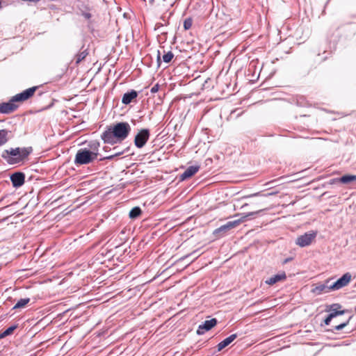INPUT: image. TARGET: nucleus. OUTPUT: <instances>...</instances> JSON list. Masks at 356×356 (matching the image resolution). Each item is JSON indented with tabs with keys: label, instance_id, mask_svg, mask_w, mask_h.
<instances>
[{
	"label": "nucleus",
	"instance_id": "1",
	"mask_svg": "<svg viewBox=\"0 0 356 356\" xmlns=\"http://www.w3.org/2000/svg\"><path fill=\"white\" fill-rule=\"evenodd\" d=\"M131 128L127 122H120L107 127L102 134L101 138L104 143L114 145L125 140L131 132Z\"/></svg>",
	"mask_w": 356,
	"mask_h": 356
},
{
	"label": "nucleus",
	"instance_id": "2",
	"mask_svg": "<svg viewBox=\"0 0 356 356\" xmlns=\"http://www.w3.org/2000/svg\"><path fill=\"white\" fill-rule=\"evenodd\" d=\"M38 86L29 88L13 96L8 102L0 104V113L9 114L17 110L18 106L15 102H24L30 99L38 90Z\"/></svg>",
	"mask_w": 356,
	"mask_h": 356
},
{
	"label": "nucleus",
	"instance_id": "3",
	"mask_svg": "<svg viewBox=\"0 0 356 356\" xmlns=\"http://www.w3.org/2000/svg\"><path fill=\"white\" fill-rule=\"evenodd\" d=\"M33 148L16 147L5 149L1 154V157L10 165L17 164L24 161L32 153Z\"/></svg>",
	"mask_w": 356,
	"mask_h": 356
},
{
	"label": "nucleus",
	"instance_id": "4",
	"mask_svg": "<svg viewBox=\"0 0 356 356\" xmlns=\"http://www.w3.org/2000/svg\"><path fill=\"white\" fill-rule=\"evenodd\" d=\"M261 211L262 209L254 212H250L246 214H244L239 219L233 221H229L226 224L221 225L220 227L216 229L213 231V234L218 238L223 237L227 234V232L229 230L238 227L241 223L245 222L248 219L254 218L256 215L261 212Z\"/></svg>",
	"mask_w": 356,
	"mask_h": 356
},
{
	"label": "nucleus",
	"instance_id": "5",
	"mask_svg": "<svg viewBox=\"0 0 356 356\" xmlns=\"http://www.w3.org/2000/svg\"><path fill=\"white\" fill-rule=\"evenodd\" d=\"M97 159V153L91 152L87 148H81L77 151L75 155L74 163L76 165H86L93 162Z\"/></svg>",
	"mask_w": 356,
	"mask_h": 356
},
{
	"label": "nucleus",
	"instance_id": "6",
	"mask_svg": "<svg viewBox=\"0 0 356 356\" xmlns=\"http://www.w3.org/2000/svg\"><path fill=\"white\" fill-rule=\"evenodd\" d=\"M150 132L148 129H142L135 136L134 145L138 148L143 147L148 141Z\"/></svg>",
	"mask_w": 356,
	"mask_h": 356
},
{
	"label": "nucleus",
	"instance_id": "7",
	"mask_svg": "<svg viewBox=\"0 0 356 356\" xmlns=\"http://www.w3.org/2000/svg\"><path fill=\"white\" fill-rule=\"evenodd\" d=\"M317 235V231H311L298 236L296 238V243L300 247H306L309 245L315 239Z\"/></svg>",
	"mask_w": 356,
	"mask_h": 356
},
{
	"label": "nucleus",
	"instance_id": "8",
	"mask_svg": "<svg viewBox=\"0 0 356 356\" xmlns=\"http://www.w3.org/2000/svg\"><path fill=\"white\" fill-rule=\"evenodd\" d=\"M351 274L346 273L343 274L336 282L330 285V289L332 291H337L347 286L351 280Z\"/></svg>",
	"mask_w": 356,
	"mask_h": 356
},
{
	"label": "nucleus",
	"instance_id": "9",
	"mask_svg": "<svg viewBox=\"0 0 356 356\" xmlns=\"http://www.w3.org/2000/svg\"><path fill=\"white\" fill-rule=\"evenodd\" d=\"M342 305L339 303H333L326 306L325 312L334 318L338 316L343 315L348 312L347 309H341Z\"/></svg>",
	"mask_w": 356,
	"mask_h": 356
},
{
	"label": "nucleus",
	"instance_id": "10",
	"mask_svg": "<svg viewBox=\"0 0 356 356\" xmlns=\"http://www.w3.org/2000/svg\"><path fill=\"white\" fill-rule=\"evenodd\" d=\"M218 323V321L216 318H213L210 320L205 321L202 324H200L198 326L197 330V334L202 335L204 334L206 331H209L211 330L213 327H215Z\"/></svg>",
	"mask_w": 356,
	"mask_h": 356
},
{
	"label": "nucleus",
	"instance_id": "11",
	"mask_svg": "<svg viewBox=\"0 0 356 356\" xmlns=\"http://www.w3.org/2000/svg\"><path fill=\"white\" fill-rule=\"evenodd\" d=\"M10 181L14 187H20L24 184L25 175L22 172H14L10 175Z\"/></svg>",
	"mask_w": 356,
	"mask_h": 356
},
{
	"label": "nucleus",
	"instance_id": "12",
	"mask_svg": "<svg viewBox=\"0 0 356 356\" xmlns=\"http://www.w3.org/2000/svg\"><path fill=\"white\" fill-rule=\"evenodd\" d=\"M200 168V165L189 166L181 175H180V180L184 181L192 177L195 174H196L199 171Z\"/></svg>",
	"mask_w": 356,
	"mask_h": 356
},
{
	"label": "nucleus",
	"instance_id": "13",
	"mask_svg": "<svg viewBox=\"0 0 356 356\" xmlns=\"http://www.w3.org/2000/svg\"><path fill=\"white\" fill-rule=\"evenodd\" d=\"M330 281V280H327L325 284H321L316 286L314 288L312 289V292L316 295H320L323 293L330 292V291H332L330 289V285H328Z\"/></svg>",
	"mask_w": 356,
	"mask_h": 356
},
{
	"label": "nucleus",
	"instance_id": "14",
	"mask_svg": "<svg viewBox=\"0 0 356 356\" xmlns=\"http://www.w3.org/2000/svg\"><path fill=\"white\" fill-rule=\"evenodd\" d=\"M138 95V92L134 90H131L128 91L127 92L124 94L122 98V104L125 105L130 104L134 99H136Z\"/></svg>",
	"mask_w": 356,
	"mask_h": 356
},
{
	"label": "nucleus",
	"instance_id": "15",
	"mask_svg": "<svg viewBox=\"0 0 356 356\" xmlns=\"http://www.w3.org/2000/svg\"><path fill=\"white\" fill-rule=\"evenodd\" d=\"M286 279V273H285V272L283 271L280 273H278L277 275H275L270 277L269 279L266 280L265 282H266V284H267L268 285H273L275 283H277V282L283 281V280H285Z\"/></svg>",
	"mask_w": 356,
	"mask_h": 356
},
{
	"label": "nucleus",
	"instance_id": "16",
	"mask_svg": "<svg viewBox=\"0 0 356 356\" xmlns=\"http://www.w3.org/2000/svg\"><path fill=\"white\" fill-rule=\"evenodd\" d=\"M88 54V49H84V46L83 45L80 51L74 56L75 64L78 65L81 61H83L86 58V56Z\"/></svg>",
	"mask_w": 356,
	"mask_h": 356
},
{
	"label": "nucleus",
	"instance_id": "17",
	"mask_svg": "<svg viewBox=\"0 0 356 356\" xmlns=\"http://www.w3.org/2000/svg\"><path fill=\"white\" fill-rule=\"evenodd\" d=\"M238 337L237 334H231L229 337L225 339L223 341L220 342L217 345L218 351L222 350L223 348L229 345L234 339H236Z\"/></svg>",
	"mask_w": 356,
	"mask_h": 356
},
{
	"label": "nucleus",
	"instance_id": "18",
	"mask_svg": "<svg viewBox=\"0 0 356 356\" xmlns=\"http://www.w3.org/2000/svg\"><path fill=\"white\" fill-rule=\"evenodd\" d=\"M142 214V210L139 207H135L131 209L129 216L131 219H136Z\"/></svg>",
	"mask_w": 356,
	"mask_h": 356
},
{
	"label": "nucleus",
	"instance_id": "19",
	"mask_svg": "<svg viewBox=\"0 0 356 356\" xmlns=\"http://www.w3.org/2000/svg\"><path fill=\"white\" fill-rule=\"evenodd\" d=\"M30 302L29 298H21L19 300L15 306L13 307V309H17L20 308H24L25 306Z\"/></svg>",
	"mask_w": 356,
	"mask_h": 356
},
{
	"label": "nucleus",
	"instance_id": "20",
	"mask_svg": "<svg viewBox=\"0 0 356 356\" xmlns=\"http://www.w3.org/2000/svg\"><path fill=\"white\" fill-rule=\"evenodd\" d=\"M356 181V175H345L339 178V181L343 184H349Z\"/></svg>",
	"mask_w": 356,
	"mask_h": 356
},
{
	"label": "nucleus",
	"instance_id": "21",
	"mask_svg": "<svg viewBox=\"0 0 356 356\" xmlns=\"http://www.w3.org/2000/svg\"><path fill=\"white\" fill-rule=\"evenodd\" d=\"M100 146V143L97 140H92L88 143V147L91 152H95L99 155V147Z\"/></svg>",
	"mask_w": 356,
	"mask_h": 356
},
{
	"label": "nucleus",
	"instance_id": "22",
	"mask_svg": "<svg viewBox=\"0 0 356 356\" xmlns=\"http://www.w3.org/2000/svg\"><path fill=\"white\" fill-rule=\"evenodd\" d=\"M8 131L6 129H1L0 130V147L6 144L8 140Z\"/></svg>",
	"mask_w": 356,
	"mask_h": 356
},
{
	"label": "nucleus",
	"instance_id": "23",
	"mask_svg": "<svg viewBox=\"0 0 356 356\" xmlns=\"http://www.w3.org/2000/svg\"><path fill=\"white\" fill-rule=\"evenodd\" d=\"M352 318H353V316H350L346 321L335 326L334 327V329L331 330L333 332L334 330H341L343 329L346 326H347L349 324Z\"/></svg>",
	"mask_w": 356,
	"mask_h": 356
},
{
	"label": "nucleus",
	"instance_id": "24",
	"mask_svg": "<svg viewBox=\"0 0 356 356\" xmlns=\"http://www.w3.org/2000/svg\"><path fill=\"white\" fill-rule=\"evenodd\" d=\"M174 57V54L172 51H168L163 56V60L165 63H169Z\"/></svg>",
	"mask_w": 356,
	"mask_h": 356
},
{
	"label": "nucleus",
	"instance_id": "25",
	"mask_svg": "<svg viewBox=\"0 0 356 356\" xmlns=\"http://www.w3.org/2000/svg\"><path fill=\"white\" fill-rule=\"evenodd\" d=\"M125 151H121V152H116L115 154H111V155H109V156H106L102 159H100L99 160L100 161H102V160H112L113 159H114L115 156H120L122 155V154H124Z\"/></svg>",
	"mask_w": 356,
	"mask_h": 356
},
{
	"label": "nucleus",
	"instance_id": "26",
	"mask_svg": "<svg viewBox=\"0 0 356 356\" xmlns=\"http://www.w3.org/2000/svg\"><path fill=\"white\" fill-rule=\"evenodd\" d=\"M193 24V19L191 17L186 18L184 22V28L185 30H188L191 28Z\"/></svg>",
	"mask_w": 356,
	"mask_h": 356
},
{
	"label": "nucleus",
	"instance_id": "27",
	"mask_svg": "<svg viewBox=\"0 0 356 356\" xmlns=\"http://www.w3.org/2000/svg\"><path fill=\"white\" fill-rule=\"evenodd\" d=\"M18 325L15 324L8 327L5 331L7 336H9L13 333V332L17 328Z\"/></svg>",
	"mask_w": 356,
	"mask_h": 356
},
{
	"label": "nucleus",
	"instance_id": "28",
	"mask_svg": "<svg viewBox=\"0 0 356 356\" xmlns=\"http://www.w3.org/2000/svg\"><path fill=\"white\" fill-rule=\"evenodd\" d=\"M81 14L83 17H84L86 19H89L91 18L92 15L89 11H85V10H81Z\"/></svg>",
	"mask_w": 356,
	"mask_h": 356
},
{
	"label": "nucleus",
	"instance_id": "29",
	"mask_svg": "<svg viewBox=\"0 0 356 356\" xmlns=\"http://www.w3.org/2000/svg\"><path fill=\"white\" fill-rule=\"evenodd\" d=\"M333 319V318L332 317V316H330V314L327 315V316L325 318L324 320V323L325 325H329L331 321Z\"/></svg>",
	"mask_w": 356,
	"mask_h": 356
},
{
	"label": "nucleus",
	"instance_id": "30",
	"mask_svg": "<svg viewBox=\"0 0 356 356\" xmlns=\"http://www.w3.org/2000/svg\"><path fill=\"white\" fill-rule=\"evenodd\" d=\"M159 84H156V85H154V86L151 88L150 92H151L152 93H155V92H156L159 90Z\"/></svg>",
	"mask_w": 356,
	"mask_h": 356
},
{
	"label": "nucleus",
	"instance_id": "31",
	"mask_svg": "<svg viewBox=\"0 0 356 356\" xmlns=\"http://www.w3.org/2000/svg\"><path fill=\"white\" fill-rule=\"evenodd\" d=\"M156 60H157V63L159 64V66L160 65V63H161V53L159 51H157V58H156Z\"/></svg>",
	"mask_w": 356,
	"mask_h": 356
},
{
	"label": "nucleus",
	"instance_id": "32",
	"mask_svg": "<svg viewBox=\"0 0 356 356\" xmlns=\"http://www.w3.org/2000/svg\"><path fill=\"white\" fill-rule=\"evenodd\" d=\"M292 259H293V258H292V257H288V258L285 259L283 261L282 264H287L288 262L291 261Z\"/></svg>",
	"mask_w": 356,
	"mask_h": 356
},
{
	"label": "nucleus",
	"instance_id": "33",
	"mask_svg": "<svg viewBox=\"0 0 356 356\" xmlns=\"http://www.w3.org/2000/svg\"><path fill=\"white\" fill-rule=\"evenodd\" d=\"M7 337V335H6V334L5 331H3V332H1V333H0V337H1V339H3V338H4V337Z\"/></svg>",
	"mask_w": 356,
	"mask_h": 356
},
{
	"label": "nucleus",
	"instance_id": "34",
	"mask_svg": "<svg viewBox=\"0 0 356 356\" xmlns=\"http://www.w3.org/2000/svg\"><path fill=\"white\" fill-rule=\"evenodd\" d=\"M156 26L159 28V27H160V26H162V24L157 23V24H156Z\"/></svg>",
	"mask_w": 356,
	"mask_h": 356
},
{
	"label": "nucleus",
	"instance_id": "35",
	"mask_svg": "<svg viewBox=\"0 0 356 356\" xmlns=\"http://www.w3.org/2000/svg\"><path fill=\"white\" fill-rule=\"evenodd\" d=\"M248 206V204H244L243 206H242V208H244L245 207Z\"/></svg>",
	"mask_w": 356,
	"mask_h": 356
},
{
	"label": "nucleus",
	"instance_id": "36",
	"mask_svg": "<svg viewBox=\"0 0 356 356\" xmlns=\"http://www.w3.org/2000/svg\"><path fill=\"white\" fill-rule=\"evenodd\" d=\"M1 1L0 0V9L2 8V6H1Z\"/></svg>",
	"mask_w": 356,
	"mask_h": 356
},
{
	"label": "nucleus",
	"instance_id": "37",
	"mask_svg": "<svg viewBox=\"0 0 356 356\" xmlns=\"http://www.w3.org/2000/svg\"><path fill=\"white\" fill-rule=\"evenodd\" d=\"M355 312H356V307H355Z\"/></svg>",
	"mask_w": 356,
	"mask_h": 356
}]
</instances>
